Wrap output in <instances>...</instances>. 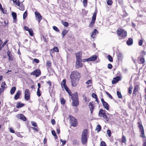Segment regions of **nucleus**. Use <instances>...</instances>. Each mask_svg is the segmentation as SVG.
Returning a JSON list of instances; mask_svg holds the SVG:
<instances>
[{
    "label": "nucleus",
    "mask_w": 146,
    "mask_h": 146,
    "mask_svg": "<svg viewBox=\"0 0 146 146\" xmlns=\"http://www.w3.org/2000/svg\"><path fill=\"white\" fill-rule=\"evenodd\" d=\"M80 77V74L79 72L74 71L71 72L70 77L72 86L75 87L77 85Z\"/></svg>",
    "instance_id": "obj_1"
},
{
    "label": "nucleus",
    "mask_w": 146,
    "mask_h": 146,
    "mask_svg": "<svg viewBox=\"0 0 146 146\" xmlns=\"http://www.w3.org/2000/svg\"><path fill=\"white\" fill-rule=\"evenodd\" d=\"M70 96H71V98L72 100V104L73 106L76 107L79 104L77 93L76 92L74 93Z\"/></svg>",
    "instance_id": "obj_2"
},
{
    "label": "nucleus",
    "mask_w": 146,
    "mask_h": 146,
    "mask_svg": "<svg viewBox=\"0 0 146 146\" xmlns=\"http://www.w3.org/2000/svg\"><path fill=\"white\" fill-rule=\"evenodd\" d=\"M88 130L85 129L82 132L81 140L82 144L85 145L87 142Z\"/></svg>",
    "instance_id": "obj_3"
},
{
    "label": "nucleus",
    "mask_w": 146,
    "mask_h": 146,
    "mask_svg": "<svg viewBox=\"0 0 146 146\" xmlns=\"http://www.w3.org/2000/svg\"><path fill=\"white\" fill-rule=\"evenodd\" d=\"M99 115L101 117H102L107 121L109 120V118L107 117L105 111L101 109L99 113Z\"/></svg>",
    "instance_id": "obj_4"
},
{
    "label": "nucleus",
    "mask_w": 146,
    "mask_h": 146,
    "mask_svg": "<svg viewBox=\"0 0 146 146\" xmlns=\"http://www.w3.org/2000/svg\"><path fill=\"white\" fill-rule=\"evenodd\" d=\"M117 34L122 37H125L127 35V32L122 29H119L117 30Z\"/></svg>",
    "instance_id": "obj_5"
},
{
    "label": "nucleus",
    "mask_w": 146,
    "mask_h": 146,
    "mask_svg": "<svg viewBox=\"0 0 146 146\" xmlns=\"http://www.w3.org/2000/svg\"><path fill=\"white\" fill-rule=\"evenodd\" d=\"M69 117L70 118V121L71 125L74 127H76L77 125V119L73 116L70 115Z\"/></svg>",
    "instance_id": "obj_6"
},
{
    "label": "nucleus",
    "mask_w": 146,
    "mask_h": 146,
    "mask_svg": "<svg viewBox=\"0 0 146 146\" xmlns=\"http://www.w3.org/2000/svg\"><path fill=\"white\" fill-rule=\"evenodd\" d=\"M66 80H63L61 83V86L62 88L63 87H64V88L65 89L66 92H68L69 95H70L71 94V92L70 90L66 86Z\"/></svg>",
    "instance_id": "obj_7"
},
{
    "label": "nucleus",
    "mask_w": 146,
    "mask_h": 146,
    "mask_svg": "<svg viewBox=\"0 0 146 146\" xmlns=\"http://www.w3.org/2000/svg\"><path fill=\"white\" fill-rule=\"evenodd\" d=\"M25 99L27 100H29L30 99V91L29 89H26L25 90Z\"/></svg>",
    "instance_id": "obj_8"
},
{
    "label": "nucleus",
    "mask_w": 146,
    "mask_h": 146,
    "mask_svg": "<svg viewBox=\"0 0 146 146\" xmlns=\"http://www.w3.org/2000/svg\"><path fill=\"white\" fill-rule=\"evenodd\" d=\"M97 58V56L96 55H93L90 58L84 59L83 62L94 61L96 60Z\"/></svg>",
    "instance_id": "obj_9"
},
{
    "label": "nucleus",
    "mask_w": 146,
    "mask_h": 146,
    "mask_svg": "<svg viewBox=\"0 0 146 146\" xmlns=\"http://www.w3.org/2000/svg\"><path fill=\"white\" fill-rule=\"evenodd\" d=\"M75 66L76 68L77 69L82 67L83 65L82 63L81 60H76Z\"/></svg>",
    "instance_id": "obj_10"
},
{
    "label": "nucleus",
    "mask_w": 146,
    "mask_h": 146,
    "mask_svg": "<svg viewBox=\"0 0 146 146\" xmlns=\"http://www.w3.org/2000/svg\"><path fill=\"white\" fill-rule=\"evenodd\" d=\"M35 14L36 18L38 19L37 20L38 21V22L39 23L42 19V16L39 13L38 11H35Z\"/></svg>",
    "instance_id": "obj_11"
},
{
    "label": "nucleus",
    "mask_w": 146,
    "mask_h": 146,
    "mask_svg": "<svg viewBox=\"0 0 146 146\" xmlns=\"http://www.w3.org/2000/svg\"><path fill=\"white\" fill-rule=\"evenodd\" d=\"M40 71L38 70H36L32 72L31 75H35L36 77H38L40 74Z\"/></svg>",
    "instance_id": "obj_12"
},
{
    "label": "nucleus",
    "mask_w": 146,
    "mask_h": 146,
    "mask_svg": "<svg viewBox=\"0 0 146 146\" xmlns=\"http://www.w3.org/2000/svg\"><path fill=\"white\" fill-rule=\"evenodd\" d=\"M16 117L17 118L20 119L24 121H25L26 120V118L25 116L22 114H20L17 115Z\"/></svg>",
    "instance_id": "obj_13"
},
{
    "label": "nucleus",
    "mask_w": 146,
    "mask_h": 146,
    "mask_svg": "<svg viewBox=\"0 0 146 146\" xmlns=\"http://www.w3.org/2000/svg\"><path fill=\"white\" fill-rule=\"evenodd\" d=\"M75 55L76 57V60H81L82 53L81 52H79L75 53Z\"/></svg>",
    "instance_id": "obj_14"
},
{
    "label": "nucleus",
    "mask_w": 146,
    "mask_h": 146,
    "mask_svg": "<svg viewBox=\"0 0 146 146\" xmlns=\"http://www.w3.org/2000/svg\"><path fill=\"white\" fill-rule=\"evenodd\" d=\"M139 90V86L137 84L135 86L133 93V94H136V93Z\"/></svg>",
    "instance_id": "obj_15"
},
{
    "label": "nucleus",
    "mask_w": 146,
    "mask_h": 146,
    "mask_svg": "<svg viewBox=\"0 0 146 146\" xmlns=\"http://www.w3.org/2000/svg\"><path fill=\"white\" fill-rule=\"evenodd\" d=\"M7 54L9 57L8 59L9 61H12L13 60V56L11 54L10 51H8L7 52Z\"/></svg>",
    "instance_id": "obj_16"
},
{
    "label": "nucleus",
    "mask_w": 146,
    "mask_h": 146,
    "mask_svg": "<svg viewBox=\"0 0 146 146\" xmlns=\"http://www.w3.org/2000/svg\"><path fill=\"white\" fill-rule=\"evenodd\" d=\"M120 80V78L119 76H118L113 78L112 81L113 84H114L118 82Z\"/></svg>",
    "instance_id": "obj_17"
},
{
    "label": "nucleus",
    "mask_w": 146,
    "mask_h": 146,
    "mask_svg": "<svg viewBox=\"0 0 146 146\" xmlns=\"http://www.w3.org/2000/svg\"><path fill=\"white\" fill-rule=\"evenodd\" d=\"M89 107L90 108L91 113H92L94 110V106L92 102H90L89 104Z\"/></svg>",
    "instance_id": "obj_18"
},
{
    "label": "nucleus",
    "mask_w": 146,
    "mask_h": 146,
    "mask_svg": "<svg viewBox=\"0 0 146 146\" xmlns=\"http://www.w3.org/2000/svg\"><path fill=\"white\" fill-rule=\"evenodd\" d=\"M140 132L141 133L140 137H142L144 139H145L146 138L144 134V129L140 130Z\"/></svg>",
    "instance_id": "obj_19"
},
{
    "label": "nucleus",
    "mask_w": 146,
    "mask_h": 146,
    "mask_svg": "<svg viewBox=\"0 0 146 146\" xmlns=\"http://www.w3.org/2000/svg\"><path fill=\"white\" fill-rule=\"evenodd\" d=\"M50 51L52 53H53L54 52H59V49L57 47L55 46L53 49H50Z\"/></svg>",
    "instance_id": "obj_20"
},
{
    "label": "nucleus",
    "mask_w": 146,
    "mask_h": 146,
    "mask_svg": "<svg viewBox=\"0 0 146 146\" xmlns=\"http://www.w3.org/2000/svg\"><path fill=\"white\" fill-rule=\"evenodd\" d=\"M133 40L131 38H129L127 41V44L128 45H130L133 44Z\"/></svg>",
    "instance_id": "obj_21"
},
{
    "label": "nucleus",
    "mask_w": 146,
    "mask_h": 146,
    "mask_svg": "<svg viewBox=\"0 0 146 146\" xmlns=\"http://www.w3.org/2000/svg\"><path fill=\"white\" fill-rule=\"evenodd\" d=\"M17 93L15 95L14 98L16 100H17L19 98V96L21 94L19 90L17 91Z\"/></svg>",
    "instance_id": "obj_22"
},
{
    "label": "nucleus",
    "mask_w": 146,
    "mask_h": 146,
    "mask_svg": "<svg viewBox=\"0 0 146 146\" xmlns=\"http://www.w3.org/2000/svg\"><path fill=\"white\" fill-rule=\"evenodd\" d=\"M98 32L97 30L96 29H95L93 31L91 36V37H92L93 38H94L95 37V36H95L97 33H98Z\"/></svg>",
    "instance_id": "obj_23"
},
{
    "label": "nucleus",
    "mask_w": 146,
    "mask_h": 146,
    "mask_svg": "<svg viewBox=\"0 0 146 146\" xmlns=\"http://www.w3.org/2000/svg\"><path fill=\"white\" fill-rule=\"evenodd\" d=\"M6 85L5 82H3L1 84V88H0L2 91H4L6 87Z\"/></svg>",
    "instance_id": "obj_24"
},
{
    "label": "nucleus",
    "mask_w": 146,
    "mask_h": 146,
    "mask_svg": "<svg viewBox=\"0 0 146 146\" xmlns=\"http://www.w3.org/2000/svg\"><path fill=\"white\" fill-rule=\"evenodd\" d=\"M103 106L104 108L107 110H108L109 108V104L106 102L104 103L103 104Z\"/></svg>",
    "instance_id": "obj_25"
},
{
    "label": "nucleus",
    "mask_w": 146,
    "mask_h": 146,
    "mask_svg": "<svg viewBox=\"0 0 146 146\" xmlns=\"http://www.w3.org/2000/svg\"><path fill=\"white\" fill-rule=\"evenodd\" d=\"M137 124L138 125V127H139V130L144 129L143 125L140 122H138Z\"/></svg>",
    "instance_id": "obj_26"
},
{
    "label": "nucleus",
    "mask_w": 146,
    "mask_h": 146,
    "mask_svg": "<svg viewBox=\"0 0 146 146\" xmlns=\"http://www.w3.org/2000/svg\"><path fill=\"white\" fill-rule=\"evenodd\" d=\"M24 106V104H21L19 103L18 102L17 103L16 107L17 108H20L23 107Z\"/></svg>",
    "instance_id": "obj_27"
},
{
    "label": "nucleus",
    "mask_w": 146,
    "mask_h": 146,
    "mask_svg": "<svg viewBox=\"0 0 146 146\" xmlns=\"http://www.w3.org/2000/svg\"><path fill=\"white\" fill-rule=\"evenodd\" d=\"M16 88L15 87H13L11 90V94L12 95H13L14 94V93H15V91H16Z\"/></svg>",
    "instance_id": "obj_28"
},
{
    "label": "nucleus",
    "mask_w": 146,
    "mask_h": 146,
    "mask_svg": "<svg viewBox=\"0 0 146 146\" xmlns=\"http://www.w3.org/2000/svg\"><path fill=\"white\" fill-rule=\"evenodd\" d=\"M13 3H15V4L19 6V5H20V3L19 1V0H12Z\"/></svg>",
    "instance_id": "obj_29"
},
{
    "label": "nucleus",
    "mask_w": 146,
    "mask_h": 146,
    "mask_svg": "<svg viewBox=\"0 0 146 146\" xmlns=\"http://www.w3.org/2000/svg\"><path fill=\"white\" fill-rule=\"evenodd\" d=\"M12 15L13 17V20L15 21L17 18V15L16 13L15 12H12Z\"/></svg>",
    "instance_id": "obj_30"
},
{
    "label": "nucleus",
    "mask_w": 146,
    "mask_h": 146,
    "mask_svg": "<svg viewBox=\"0 0 146 146\" xmlns=\"http://www.w3.org/2000/svg\"><path fill=\"white\" fill-rule=\"evenodd\" d=\"M145 62L144 58L143 57H142L140 58V61L139 62L140 64H143Z\"/></svg>",
    "instance_id": "obj_31"
},
{
    "label": "nucleus",
    "mask_w": 146,
    "mask_h": 146,
    "mask_svg": "<svg viewBox=\"0 0 146 146\" xmlns=\"http://www.w3.org/2000/svg\"><path fill=\"white\" fill-rule=\"evenodd\" d=\"M67 31L66 30H64L62 33V38H63L65 35L67 33Z\"/></svg>",
    "instance_id": "obj_32"
},
{
    "label": "nucleus",
    "mask_w": 146,
    "mask_h": 146,
    "mask_svg": "<svg viewBox=\"0 0 146 146\" xmlns=\"http://www.w3.org/2000/svg\"><path fill=\"white\" fill-rule=\"evenodd\" d=\"M101 129V127L100 125H98L97 126L96 130H97V132H99Z\"/></svg>",
    "instance_id": "obj_33"
},
{
    "label": "nucleus",
    "mask_w": 146,
    "mask_h": 146,
    "mask_svg": "<svg viewBox=\"0 0 146 146\" xmlns=\"http://www.w3.org/2000/svg\"><path fill=\"white\" fill-rule=\"evenodd\" d=\"M133 88V87L132 85H131L130 87L129 88L128 90V92L129 93L131 94L132 93V90Z\"/></svg>",
    "instance_id": "obj_34"
},
{
    "label": "nucleus",
    "mask_w": 146,
    "mask_h": 146,
    "mask_svg": "<svg viewBox=\"0 0 146 146\" xmlns=\"http://www.w3.org/2000/svg\"><path fill=\"white\" fill-rule=\"evenodd\" d=\"M107 58L111 62H112L113 61V58L111 56L109 55L108 56H107Z\"/></svg>",
    "instance_id": "obj_35"
},
{
    "label": "nucleus",
    "mask_w": 146,
    "mask_h": 146,
    "mask_svg": "<svg viewBox=\"0 0 146 146\" xmlns=\"http://www.w3.org/2000/svg\"><path fill=\"white\" fill-rule=\"evenodd\" d=\"M96 12L94 13H93V16H92V20L93 21H95V20L96 19Z\"/></svg>",
    "instance_id": "obj_36"
},
{
    "label": "nucleus",
    "mask_w": 146,
    "mask_h": 146,
    "mask_svg": "<svg viewBox=\"0 0 146 146\" xmlns=\"http://www.w3.org/2000/svg\"><path fill=\"white\" fill-rule=\"evenodd\" d=\"M121 142L122 143H125L126 142V139L124 135H123L122 136Z\"/></svg>",
    "instance_id": "obj_37"
},
{
    "label": "nucleus",
    "mask_w": 146,
    "mask_h": 146,
    "mask_svg": "<svg viewBox=\"0 0 146 146\" xmlns=\"http://www.w3.org/2000/svg\"><path fill=\"white\" fill-rule=\"evenodd\" d=\"M95 23V21L92 20V21L89 25V27H92Z\"/></svg>",
    "instance_id": "obj_38"
},
{
    "label": "nucleus",
    "mask_w": 146,
    "mask_h": 146,
    "mask_svg": "<svg viewBox=\"0 0 146 146\" xmlns=\"http://www.w3.org/2000/svg\"><path fill=\"white\" fill-rule=\"evenodd\" d=\"M52 135L54 136L55 139L57 138H58L57 136V135L55 133V132L54 131V130L52 131Z\"/></svg>",
    "instance_id": "obj_39"
},
{
    "label": "nucleus",
    "mask_w": 146,
    "mask_h": 146,
    "mask_svg": "<svg viewBox=\"0 0 146 146\" xmlns=\"http://www.w3.org/2000/svg\"><path fill=\"white\" fill-rule=\"evenodd\" d=\"M62 24L65 27H67L68 25V23L67 22H63V21L62 22Z\"/></svg>",
    "instance_id": "obj_40"
},
{
    "label": "nucleus",
    "mask_w": 146,
    "mask_h": 146,
    "mask_svg": "<svg viewBox=\"0 0 146 146\" xmlns=\"http://www.w3.org/2000/svg\"><path fill=\"white\" fill-rule=\"evenodd\" d=\"M106 133L109 137H110L111 134V132L110 130H107Z\"/></svg>",
    "instance_id": "obj_41"
},
{
    "label": "nucleus",
    "mask_w": 146,
    "mask_h": 146,
    "mask_svg": "<svg viewBox=\"0 0 146 146\" xmlns=\"http://www.w3.org/2000/svg\"><path fill=\"white\" fill-rule=\"evenodd\" d=\"M146 52L144 51H142L140 54V55L142 57L145 56L146 54Z\"/></svg>",
    "instance_id": "obj_42"
},
{
    "label": "nucleus",
    "mask_w": 146,
    "mask_h": 146,
    "mask_svg": "<svg viewBox=\"0 0 146 146\" xmlns=\"http://www.w3.org/2000/svg\"><path fill=\"white\" fill-rule=\"evenodd\" d=\"M27 16V12L25 11L23 14V19H25Z\"/></svg>",
    "instance_id": "obj_43"
},
{
    "label": "nucleus",
    "mask_w": 146,
    "mask_h": 146,
    "mask_svg": "<svg viewBox=\"0 0 146 146\" xmlns=\"http://www.w3.org/2000/svg\"><path fill=\"white\" fill-rule=\"evenodd\" d=\"M117 94L118 97L119 98H121L122 96L120 92H119V91H117Z\"/></svg>",
    "instance_id": "obj_44"
},
{
    "label": "nucleus",
    "mask_w": 146,
    "mask_h": 146,
    "mask_svg": "<svg viewBox=\"0 0 146 146\" xmlns=\"http://www.w3.org/2000/svg\"><path fill=\"white\" fill-rule=\"evenodd\" d=\"M61 103L62 104H65V100L63 98H62L60 99Z\"/></svg>",
    "instance_id": "obj_45"
},
{
    "label": "nucleus",
    "mask_w": 146,
    "mask_h": 146,
    "mask_svg": "<svg viewBox=\"0 0 146 146\" xmlns=\"http://www.w3.org/2000/svg\"><path fill=\"white\" fill-rule=\"evenodd\" d=\"M83 3L84 6L86 7L87 5V0H83Z\"/></svg>",
    "instance_id": "obj_46"
},
{
    "label": "nucleus",
    "mask_w": 146,
    "mask_h": 146,
    "mask_svg": "<svg viewBox=\"0 0 146 146\" xmlns=\"http://www.w3.org/2000/svg\"><path fill=\"white\" fill-rule=\"evenodd\" d=\"M32 125L35 127H37V125L36 123L34 121H32L31 122Z\"/></svg>",
    "instance_id": "obj_47"
},
{
    "label": "nucleus",
    "mask_w": 146,
    "mask_h": 146,
    "mask_svg": "<svg viewBox=\"0 0 146 146\" xmlns=\"http://www.w3.org/2000/svg\"><path fill=\"white\" fill-rule=\"evenodd\" d=\"M28 32L31 36H32L33 35V31L32 29H30L29 31Z\"/></svg>",
    "instance_id": "obj_48"
},
{
    "label": "nucleus",
    "mask_w": 146,
    "mask_h": 146,
    "mask_svg": "<svg viewBox=\"0 0 146 146\" xmlns=\"http://www.w3.org/2000/svg\"><path fill=\"white\" fill-rule=\"evenodd\" d=\"M37 95L38 96H41V94L40 93V90L39 89H38L37 92Z\"/></svg>",
    "instance_id": "obj_49"
},
{
    "label": "nucleus",
    "mask_w": 146,
    "mask_h": 146,
    "mask_svg": "<svg viewBox=\"0 0 146 146\" xmlns=\"http://www.w3.org/2000/svg\"><path fill=\"white\" fill-rule=\"evenodd\" d=\"M53 29L54 30L57 32H59V30L55 26H54L53 27Z\"/></svg>",
    "instance_id": "obj_50"
},
{
    "label": "nucleus",
    "mask_w": 146,
    "mask_h": 146,
    "mask_svg": "<svg viewBox=\"0 0 146 146\" xmlns=\"http://www.w3.org/2000/svg\"><path fill=\"white\" fill-rule=\"evenodd\" d=\"M107 3L108 5H111L112 4V2L111 0H108L107 2Z\"/></svg>",
    "instance_id": "obj_51"
},
{
    "label": "nucleus",
    "mask_w": 146,
    "mask_h": 146,
    "mask_svg": "<svg viewBox=\"0 0 146 146\" xmlns=\"http://www.w3.org/2000/svg\"><path fill=\"white\" fill-rule=\"evenodd\" d=\"M100 146H106V145L105 143L103 141H102L101 143Z\"/></svg>",
    "instance_id": "obj_52"
},
{
    "label": "nucleus",
    "mask_w": 146,
    "mask_h": 146,
    "mask_svg": "<svg viewBox=\"0 0 146 146\" xmlns=\"http://www.w3.org/2000/svg\"><path fill=\"white\" fill-rule=\"evenodd\" d=\"M47 65L49 67H50L51 65V62L50 60H48L47 63Z\"/></svg>",
    "instance_id": "obj_53"
},
{
    "label": "nucleus",
    "mask_w": 146,
    "mask_h": 146,
    "mask_svg": "<svg viewBox=\"0 0 146 146\" xmlns=\"http://www.w3.org/2000/svg\"><path fill=\"white\" fill-rule=\"evenodd\" d=\"M39 60L37 59H34L33 61V63L36 62V63H39Z\"/></svg>",
    "instance_id": "obj_54"
},
{
    "label": "nucleus",
    "mask_w": 146,
    "mask_h": 146,
    "mask_svg": "<svg viewBox=\"0 0 146 146\" xmlns=\"http://www.w3.org/2000/svg\"><path fill=\"white\" fill-rule=\"evenodd\" d=\"M106 94L109 97V98H111V99H112L113 98H112V96L108 92H106Z\"/></svg>",
    "instance_id": "obj_55"
},
{
    "label": "nucleus",
    "mask_w": 146,
    "mask_h": 146,
    "mask_svg": "<svg viewBox=\"0 0 146 146\" xmlns=\"http://www.w3.org/2000/svg\"><path fill=\"white\" fill-rule=\"evenodd\" d=\"M46 83L49 86V88H50V87L51 86L52 84L51 82L50 81H48L46 82Z\"/></svg>",
    "instance_id": "obj_56"
},
{
    "label": "nucleus",
    "mask_w": 146,
    "mask_h": 146,
    "mask_svg": "<svg viewBox=\"0 0 146 146\" xmlns=\"http://www.w3.org/2000/svg\"><path fill=\"white\" fill-rule=\"evenodd\" d=\"M60 141L61 142H62V145H64L66 143V141H63L62 139H60Z\"/></svg>",
    "instance_id": "obj_57"
},
{
    "label": "nucleus",
    "mask_w": 146,
    "mask_h": 146,
    "mask_svg": "<svg viewBox=\"0 0 146 146\" xmlns=\"http://www.w3.org/2000/svg\"><path fill=\"white\" fill-rule=\"evenodd\" d=\"M72 143L74 145H76L77 144V141L76 140H74L73 141Z\"/></svg>",
    "instance_id": "obj_58"
},
{
    "label": "nucleus",
    "mask_w": 146,
    "mask_h": 146,
    "mask_svg": "<svg viewBox=\"0 0 146 146\" xmlns=\"http://www.w3.org/2000/svg\"><path fill=\"white\" fill-rule=\"evenodd\" d=\"M108 67L109 69H111L112 67V66L111 64H109L108 65Z\"/></svg>",
    "instance_id": "obj_59"
},
{
    "label": "nucleus",
    "mask_w": 146,
    "mask_h": 146,
    "mask_svg": "<svg viewBox=\"0 0 146 146\" xmlns=\"http://www.w3.org/2000/svg\"><path fill=\"white\" fill-rule=\"evenodd\" d=\"M92 96L93 98H97L96 95L94 93L92 94Z\"/></svg>",
    "instance_id": "obj_60"
},
{
    "label": "nucleus",
    "mask_w": 146,
    "mask_h": 146,
    "mask_svg": "<svg viewBox=\"0 0 146 146\" xmlns=\"http://www.w3.org/2000/svg\"><path fill=\"white\" fill-rule=\"evenodd\" d=\"M24 28L25 30L26 31H28L30 29H29L28 27L26 26L24 27Z\"/></svg>",
    "instance_id": "obj_61"
},
{
    "label": "nucleus",
    "mask_w": 146,
    "mask_h": 146,
    "mask_svg": "<svg viewBox=\"0 0 146 146\" xmlns=\"http://www.w3.org/2000/svg\"><path fill=\"white\" fill-rule=\"evenodd\" d=\"M19 7H20L19 8V9H20V10L22 11H23L24 10V6H22L21 7H20V6H19Z\"/></svg>",
    "instance_id": "obj_62"
},
{
    "label": "nucleus",
    "mask_w": 146,
    "mask_h": 146,
    "mask_svg": "<svg viewBox=\"0 0 146 146\" xmlns=\"http://www.w3.org/2000/svg\"><path fill=\"white\" fill-rule=\"evenodd\" d=\"M10 131L11 133H15V131L13 130V129L12 127H11L10 128Z\"/></svg>",
    "instance_id": "obj_63"
},
{
    "label": "nucleus",
    "mask_w": 146,
    "mask_h": 146,
    "mask_svg": "<svg viewBox=\"0 0 146 146\" xmlns=\"http://www.w3.org/2000/svg\"><path fill=\"white\" fill-rule=\"evenodd\" d=\"M143 41L141 40H140L139 42V46H141L142 44Z\"/></svg>",
    "instance_id": "obj_64"
}]
</instances>
